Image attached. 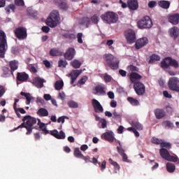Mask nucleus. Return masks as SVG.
<instances>
[{
  "instance_id": "obj_8",
  "label": "nucleus",
  "mask_w": 179,
  "mask_h": 179,
  "mask_svg": "<svg viewBox=\"0 0 179 179\" xmlns=\"http://www.w3.org/2000/svg\"><path fill=\"white\" fill-rule=\"evenodd\" d=\"M14 34L17 40H26L27 38V29L24 27H18L14 30Z\"/></svg>"
},
{
  "instance_id": "obj_47",
  "label": "nucleus",
  "mask_w": 179,
  "mask_h": 179,
  "mask_svg": "<svg viewBox=\"0 0 179 179\" xmlns=\"http://www.w3.org/2000/svg\"><path fill=\"white\" fill-rule=\"evenodd\" d=\"M118 144L120 145V147L117 146V150L119 153V155H120V156H122L124 154H125V151L124 150V149L122 148V147H121V142H118Z\"/></svg>"
},
{
  "instance_id": "obj_26",
  "label": "nucleus",
  "mask_w": 179,
  "mask_h": 179,
  "mask_svg": "<svg viewBox=\"0 0 179 179\" xmlns=\"http://www.w3.org/2000/svg\"><path fill=\"white\" fill-rule=\"evenodd\" d=\"M50 55L51 57H60L62 55V52L58 50V48H53L50 50Z\"/></svg>"
},
{
  "instance_id": "obj_38",
  "label": "nucleus",
  "mask_w": 179,
  "mask_h": 179,
  "mask_svg": "<svg viewBox=\"0 0 179 179\" xmlns=\"http://www.w3.org/2000/svg\"><path fill=\"white\" fill-rule=\"evenodd\" d=\"M64 87V81L57 80L55 83V89L56 90H61Z\"/></svg>"
},
{
  "instance_id": "obj_51",
  "label": "nucleus",
  "mask_w": 179,
  "mask_h": 179,
  "mask_svg": "<svg viewBox=\"0 0 179 179\" xmlns=\"http://www.w3.org/2000/svg\"><path fill=\"white\" fill-rule=\"evenodd\" d=\"M14 3L16 6H24V1L23 0H15Z\"/></svg>"
},
{
  "instance_id": "obj_20",
  "label": "nucleus",
  "mask_w": 179,
  "mask_h": 179,
  "mask_svg": "<svg viewBox=\"0 0 179 179\" xmlns=\"http://www.w3.org/2000/svg\"><path fill=\"white\" fill-rule=\"evenodd\" d=\"M92 103L95 113H103L104 109L99 101L92 99Z\"/></svg>"
},
{
  "instance_id": "obj_58",
  "label": "nucleus",
  "mask_w": 179,
  "mask_h": 179,
  "mask_svg": "<svg viewBox=\"0 0 179 179\" xmlns=\"http://www.w3.org/2000/svg\"><path fill=\"white\" fill-rule=\"evenodd\" d=\"M85 162V163H91L92 161L90 160V156H83V158H81Z\"/></svg>"
},
{
  "instance_id": "obj_1",
  "label": "nucleus",
  "mask_w": 179,
  "mask_h": 179,
  "mask_svg": "<svg viewBox=\"0 0 179 179\" xmlns=\"http://www.w3.org/2000/svg\"><path fill=\"white\" fill-rule=\"evenodd\" d=\"M22 123L15 128L13 130H11V132L13 131H17V129H20L22 128H26L27 132L26 135H31V132H33V125H36L37 124V119L36 117H33L31 115H26L22 118Z\"/></svg>"
},
{
  "instance_id": "obj_55",
  "label": "nucleus",
  "mask_w": 179,
  "mask_h": 179,
  "mask_svg": "<svg viewBox=\"0 0 179 179\" xmlns=\"http://www.w3.org/2000/svg\"><path fill=\"white\" fill-rule=\"evenodd\" d=\"M11 52L12 54H14V55L19 54V48H17V46L13 47L11 48Z\"/></svg>"
},
{
  "instance_id": "obj_33",
  "label": "nucleus",
  "mask_w": 179,
  "mask_h": 179,
  "mask_svg": "<svg viewBox=\"0 0 179 179\" xmlns=\"http://www.w3.org/2000/svg\"><path fill=\"white\" fill-rule=\"evenodd\" d=\"M73 155L77 159H82L83 157V154H82V151H80V149L79 148H76L74 149Z\"/></svg>"
},
{
  "instance_id": "obj_64",
  "label": "nucleus",
  "mask_w": 179,
  "mask_h": 179,
  "mask_svg": "<svg viewBox=\"0 0 179 179\" xmlns=\"http://www.w3.org/2000/svg\"><path fill=\"white\" fill-rule=\"evenodd\" d=\"M108 96L109 99H111L112 100L115 99V96L114 95V92L110 91L108 92Z\"/></svg>"
},
{
  "instance_id": "obj_50",
  "label": "nucleus",
  "mask_w": 179,
  "mask_h": 179,
  "mask_svg": "<svg viewBox=\"0 0 179 179\" xmlns=\"http://www.w3.org/2000/svg\"><path fill=\"white\" fill-rule=\"evenodd\" d=\"M113 79V78L111 77V76L106 73L103 76V80H105L106 83H108L110 82H111V80Z\"/></svg>"
},
{
  "instance_id": "obj_63",
  "label": "nucleus",
  "mask_w": 179,
  "mask_h": 179,
  "mask_svg": "<svg viewBox=\"0 0 179 179\" xmlns=\"http://www.w3.org/2000/svg\"><path fill=\"white\" fill-rule=\"evenodd\" d=\"M60 8L61 9L66 10L68 9V4H66V3L63 2L60 4Z\"/></svg>"
},
{
  "instance_id": "obj_19",
  "label": "nucleus",
  "mask_w": 179,
  "mask_h": 179,
  "mask_svg": "<svg viewBox=\"0 0 179 179\" xmlns=\"http://www.w3.org/2000/svg\"><path fill=\"white\" fill-rule=\"evenodd\" d=\"M102 138L105 139V141H108V142H110V143H113L114 142V133L111 131H106L102 134Z\"/></svg>"
},
{
  "instance_id": "obj_43",
  "label": "nucleus",
  "mask_w": 179,
  "mask_h": 179,
  "mask_svg": "<svg viewBox=\"0 0 179 179\" xmlns=\"http://www.w3.org/2000/svg\"><path fill=\"white\" fill-rule=\"evenodd\" d=\"M98 125H101L99 128H103V129H106L107 127V120H106V119H101Z\"/></svg>"
},
{
  "instance_id": "obj_28",
  "label": "nucleus",
  "mask_w": 179,
  "mask_h": 179,
  "mask_svg": "<svg viewBox=\"0 0 179 179\" xmlns=\"http://www.w3.org/2000/svg\"><path fill=\"white\" fill-rule=\"evenodd\" d=\"M106 88L101 85H98L95 87V92L94 94H106Z\"/></svg>"
},
{
  "instance_id": "obj_29",
  "label": "nucleus",
  "mask_w": 179,
  "mask_h": 179,
  "mask_svg": "<svg viewBox=\"0 0 179 179\" xmlns=\"http://www.w3.org/2000/svg\"><path fill=\"white\" fill-rule=\"evenodd\" d=\"M159 6L163 9H169L170 8V1H160L158 3Z\"/></svg>"
},
{
  "instance_id": "obj_22",
  "label": "nucleus",
  "mask_w": 179,
  "mask_h": 179,
  "mask_svg": "<svg viewBox=\"0 0 179 179\" xmlns=\"http://www.w3.org/2000/svg\"><path fill=\"white\" fill-rule=\"evenodd\" d=\"M127 6L131 10H136L139 6L138 0H128Z\"/></svg>"
},
{
  "instance_id": "obj_16",
  "label": "nucleus",
  "mask_w": 179,
  "mask_h": 179,
  "mask_svg": "<svg viewBox=\"0 0 179 179\" xmlns=\"http://www.w3.org/2000/svg\"><path fill=\"white\" fill-rule=\"evenodd\" d=\"M45 82V80L40 77H36L32 80L33 85L38 89H41V87H43Z\"/></svg>"
},
{
  "instance_id": "obj_34",
  "label": "nucleus",
  "mask_w": 179,
  "mask_h": 179,
  "mask_svg": "<svg viewBox=\"0 0 179 179\" xmlns=\"http://www.w3.org/2000/svg\"><path fill=\"white\" fill-rule=\"evenodd\" d=\"M156 61H160V56L156 54H152L150 57L149 64H153V62H156Z\"/></svg>"
},
{
  "instance_id": "obj_13",
  "label": "nucleus",
  "mask_w": 179,
  "mask_h": 179,
  "mask_svg": "<svg viewBox=\"0 0 179 179\" xmlns=\"http://www.w3.org/2000/svg\"><path fill=\"white\" fill-rule=\"evenodd\" d=\"M124 36L129 44H133V43H135V41H136V35L135 34V31L132 29L125 31Z\"/></svg>"
},
{
  "instance_id": "obj_59",
  "label": "nucleus",
  "mask_w": 179,
  "mask_h": 179,
  "mask_svg": "<svg viewBox=\"0 0 179 179\" xmlns=\"http://www.w3.org/2000/svg\"><path fill=\"white\" fill-rule=\"evenodd\" d=\"M65 118L68 119L69 117H66V116H62V117H59L57 119V122H62V124H64V122H65Z\"/></svg>"
},
{
  "instance_id": "obj_35",
  "label": "nucleus",
  "mask_w": 179,
  "mask_h": 179,
  "mask_svg": "<svg viewBox=\"0 0 179 179\" xmlns=\"http://www.w3.org/2000/svg\"><path fill=\"white\" fill-rule=\"evenodd\" d=\"M92 22L90 17H84L82 19L81 24H83L84 26H86V27H89L90 25V23Z\"/></svg>"
},
{
  "instance_id": "obj_24",
  "label": "nucleus",
  "mask_w": 179,
  "mask_h": 179,
  "mask_svg": "<svg viewBox=\"0 0 179 179\" xmlns=\"http://www.w3.org/2000/svg\"><path fill=\"white\" fill-rule=\"evenodd\" d=\"M169 34L171 37H172V38H174V40H176V38H177L179 35L178 27H174L169 29Z\"/></svg>"
},
{
  "instance_id": "obj_27",
  "label": "nucleus",
  "mask_w": 179,
  "mask_h": 179,
  "mask_svg": "<svg viewBox=\"0 0 179 179\" xmlns=\"http://www.w3.org/2000/svg\"><path fill=\"white\" fill-rule=\"evenodd\" d=\"M39 117H48V110L44 108H41L36 112Z\"/></svg>"
},
{
  "instance_id": "obj_5",
  "label": "nucleus",
  "mask_w": 179,
  "mask_h": 179,
  "mask_svg": "<svg viewBox=\"0 0 179 179\" xmlns=\"http://www.w3.org/2000/svg\"><path fill=\"white\" fill-rule=\"evenodd\" d=\"M101 17L104 23H107L108 24H113V23L118 22V15L111 11L102 15Z\"/></svg>"
},
{
  "instance_id": "obj_6",
  "label": "nucleus",
  "mask_w": 179,
  "mask_h": 179,
  "mask_svg": "<svg viewBox=\"0 0 179 179\" xmlns=\"http://www.w3.org/2000/svg\"><path fill=\"white\" fill-rule=\"evenodd\" d=\"M170 66H173V68H178V62L176 59L171 57H166L161 62V67L163 69H169Z\"/></svg>"
},
{
  "instance_id": "obj_37",
  "label": "nucleus",
  "mask_w": 179,
  "mask_h": 179,
  "mask_svg": "<svg viewBox=\"0 0 179 179\" xmlns=\"http://www.w3.org/2000/svg\"><path fill=\"white\" fill-rule=\"evenodd\" d=\"M131 125H132V127H134V128H136L138 129V131H142L143 129V126L138 122L132 121Z\"/></svg>"
},
{
  "instance_id": "obj_4",
  "label": "nucleus",
  "mask_w": 179,
  "mask_h": 179,
  "mask_svg": "<svg viewBox=\"0 0 179 179\" xmlns=\"http://www.w3.org/2000/svg\"><path fill=\"white\" fill-rule=\"evenodd\" d=\"M59 21V13L57 10H53L49 17L46 20V24L49 27H57Z\"/></svg>"
},
{
  "instance_id": "obj_21",
  "label": "nucleus",
  "mask_w": 179,
  "mask_h": 179,
  "mask_svg": "<svg viewBox=\"0 0 179 179\" xmlns=\"http://www.w3.org/2000/svg\"><path fill=\"white\" fill-rule=\"evenodd\" d=\"M129 79L131 82V83H136L138 80H141L142 79V76H141L139 73L136 72H132L129 75Z\"/></svg>"
},
{
  "instance_id": "obj_9",
  "label": "nucleus",
  "mask_w": 179,
  "mask_h": 179,
  "mask_svg": "<svg viewBox=\"0 0 179 179\" xmlns=\"http://www.w3.org/2000/svg\"><path fill=\"white\" fill-rule=\"evenodd\" d=\"M42 131L44 135L50 134V135H52V136H54V138H56V139H65L66 138L65 132H64V131H60L59 132H58V130L54 129L50 131L47 130L46 127H44Z\"/></svg>"
},
{
  "instance_id": "obj_54",
  "label": "nucleus",
  "mask_w": 179,
  "mask_h": 179,
  "mask_svg": "<svg viewBox=\"0 0 179 179\" xmlns=\"http://www.w3.org/2000/svg\"><path fill=\"white\" fill-rule=\"evenodd\" d=\"M107 166V162L106 160H103L101 164H100L99 166L101 168V170L102 171H104L106 170V167Z\"/></svg>"
},
{
  "instance_id": "obj_42",
  "label": "nucleus",
  "mask_w": 179,
  "mask_h": 179,
  "mask_svg": "<svg viewBox=\"0 0 179 179\" xmlns=\"http://www.w3.org/2000/svg\"><path fill=\"white\" fill-rule=\"evenodd\" d=\"M87 82V76H84L78 81L77 86L81 87L82 85H85Z\"/></svg>"
},
{
  "instance_id": "obj_17",
  "label": "nucleus",
  "mask_w": 179,
  "mask_h": 179,
  "mask_svg": "<svg viewBox=\"0 0 179 179\" xmlns=\"http://www.w3.org/2000/svg\"><path fill=\"white\" fill-rule=\"evenodd\" d=\"M80 75V71L79 70H73L70 73L67 74L66 76L71 78V85L75 83V80L78 79V77Z\"/></svg>"
},
{
  "instance_id": "obj_10",
  "label": "nucleus",
  "mask_w": 179,
  "mask_h": 179,
  "mask_svg": "<svg viewBox=\"0 0 179 179\" xmlns=\"http://www.w3.org/2000/svg\"><path fill=\"white\" fill-rule=\"evenodd\" d=\"M139 29H150L153 26L152 19L149 16H145L138 22Z\"/></svg>"
},
{
  "instance_id": "obj_44",
  "label": "nucleus",
  "mask_w": 179,
  "mask_h": 179,
  "mask_svg": "<svg viewBox=\"0 0 179 179\" xmlns=\"http://www.w3.org/2000/svg\"><path fill=\"white\" fill-rule=\"evenodd\" d=\"M66 65H68L66 60L60 59L58 62L59 68H66Z\"/></svg>"
},
{
  "instance_id": "obj_40",
  "label": "nucleus",
  "mask_w": 179,
  "mask_h": 179,
  "mask_svg": "<svg viewBox=\"0 0 179 179\" xmlns=\"http://www.w3.org/2000/svg\"><path fill=\"white\" fill-rule=\"evenodd\" d=\"M67 104L70 108H78L79 107V104L75 101H69Z\"/></svg>"
},
{
  "instance_id": "obj_36",
  "label": "nucleus",
  "mask_w": 179,
  "mask_h": 179,
  "mask_svg": "<svg viewBox=\"0 0 179 179\" xmlns=\"http://www.w3.org/2000/svg\"><path fill=\"white\" fill-rule=\"evenodd\" d=\"M21 96H24L27 99V104H30L31 102V95L29 93H26L24 92H20Z\"/></svg>"
},
{
  "instance_id": "obj_30",
  "label": "nucleus",
  "mask_w": 179,
  "mask_h": 179,
  "mask_svg": "<svg viewBox=\"0 0 179 179\" xmlns=\"http://www.w3.org/2000/svg\"><path fill=\"white\" fill-rule=\"evenodd\" d=\"M155 114L157 120H160L161 118H163L164 115H166V113L162 109H156L155 111Z\"/></svg>"
},
{
  "instance_id": "obj_15",
  "label": "nucleus",
  "mask_w": 179,
  "mask_h": 179,
  "mask_svg": "<svg viewBox=\"0 0 179 179\" xmlns=\"http://www.w3.org/2000/svg\"><path fill=\"white\" fill-rule=\"evenodd\" d=\"M76 52L75 48H69L64 53V57L67 61H71V59H73Z\"/></svg>"
},
{
  "instance_id": "obj_31",
  "label": "nucleus",
  "mask_w": 179,
  "mask_h": 179,
  "mask_svg": "<svg viewBox=\"0 0 179 179\" xmlns=\"http://www.w3.org/2000/svg\"><path fill=\"white\" fill-rule=\"evenodd\" d=\"M166 170L168 173H174L176 171V165L173 163H166Z\"/></svg>"
},
{
  "instance_id": "obj_12",
  "label": "nucleus",
  "mask_w": 179,
  "mask_h": 179,
  "mask_svg": "<svg viewBox=\"0 0 179 179\" xmlns=\"http://www.w3.org/2000/svg\"><path fill=\"white\" fill-rule=\"evenodd\" d=\"M134 89L138 96H143L146 93V87L140 81L134 83Z\"/></svg>"
},
{
  "instance_id": "obj_11",
  "label": "nucleus",
  "mask_w": 179,
  "mask_h": 179,
  "mask_svg": "<svg viewBox=\"0 0 179 179\" xmlns=\"http://www.w3.org/2000/svg\"><path fill=\"white\" fill-rule=\"evenodd\" d=\"M168 87L170 90L173 92H179V80L176 77L169 78L168 82Z\"/></svg>"
},
{
  "instance_id": "obj_46",
  "label": "nucleus",
  "mask_w": 179,
  "mask_h": 179,
  "mask_svg": "<svg viewBox=\"0 0 179 179\" xmlns=\"http://www.w3.org/2000/svg\"><path fill=\"white\" fill-rule=\"evenodd\" d=\"M151 142H152V143H155V145H160V146H161L162 143L163 142V140H160L156 137H153L151 139Z\"/></svg>"
},
{
  "instance_id": "obj_57",
  "label": "nucleus",
  "mask_w": 179,
  "mask_h": 179,
  "mask_svg": "<svg viewBox=\"0 0 179 179\" xmlns=\"http://www.w3.org/2000/svg\"><path fill=\"white\" fill-rule=\"evenodd\" d=\"M38 125L39 126L40 129H44V128H45V124L41 122L40 119H38Z\"/></svg>"
},
{
  "instance_id": "obj_23",
  "label": "nucleus",
  "mask_w": 179,
  "mask_h": 179,
  "mask_svg": "<svg viewBox=\"0 0 179 179\" xmlns=\"http://www.w3.org/2000/svg\"><path fill=\"white\" fill-rule=\"evenodd\" d=\"M27 79H29V74L24 72L17 73V80L19 82H27Z\"/></svg>"
},
{
  "instance_id": "obj_41",
  "label": "nucleus",
  "mask_w": 179,
  "mask_h": 179,
  "mask_svg": "<svg viewBox=\"0 0 179 179\" xmlns=\"http://www.w3.org/2000/svg\"><path fill=\"white\" fill-rule=\"evenodd\" d=\"M108 162L110 163V164H112V166H113V167H115V170H120V164H118V163L114 160H113V159L110 158L108 159Z\"/></svg>"
},
{
  "instance_id": "obj_62",
  "label": "nucleus",
  "mask_w": 179,
  "mask_h": 179,
  "mask_svg": "<svg viewBox=\"0 0 179 179\" xmlns=\"http://www.w3.org/2000/svg\"><path fill=\"white\" fill-rule=\"evenodd\" d=\"M122 156V160L124 161V162H129V160L128 159V155H127V154H123L122 155H121Z\"/></svg>"
},
{
  "instance_id": "obj_52",
  "label": "nucleus",
  "mask_w": 179,
  "mask_h": 179,
  "mask_svg": "<svg viewBox=\"0 0 179 179\" xmlns=\"http://www.w3.org/2000/svg\"><path fill=\"white\" fill-rule=\"evenodd\" d=\"M5 93H6V89L3 85H0V99L5 94Z\"/></svg>"
},
{
  "instance_id": "obj_56",
  "label": "nucleus",
  "mask_w": 179,
  "mask_h": 179,
  "mask_svg": "<svg viewBox=\"0 0 179 179\" xmlns=\"http://www.w3.org/2000/svg\"><path fill=\"white\" fill-rule=\"evenodd\" d=\"M83 36V34L82 33H78L77 34L78 43H79L80 44H82L83 43V40H82Z\"/></svg>"
},
{
  "instance_id": "obj_49",
  "label": "nucleus",
  "mask_w": 179,
  "mask_h": 179,
  "mask_svg": "<svg viewBox=\"0 0 179 179\" xmlns=\"http://www.w3.org/2000/svg\"><path fill=\"white\" fill-rule=\"evenodd\" d=\"M91 22L92 23H94V24H97V23H99V16H97L96 15H94L91 18Z\"/></svg>"
},
{
  "instance_id": "obj_2",
  "label": "nucleus",
  "mask_w": 179,
  "mask_h": 179,
  "mask_svg": "<svg viewBox=\"0 0 179 179\" xmlns=\"http://www.w3.org/2000/svg\"><path fill=\"white\" fill-rule=\"evenodd\" d=\"M104 60V65L108 66L110 69L116 70L118 69L120 65V60L114 55L106 53L103 56Z\"/></svg>"
},
{
  "instance_id": "obj_14",
  "label": "nucleus",
  "mask_w": 179,
  "mask_h": 179,
  "mask_svg": "<svg viewBox=\"0 0 179 179\" xmlns=\"http://www.w3.org/2000/svg\"><path fill=\"white\" fill-rule=\"evenodd\" d=\"M149 40H148V38L143 37L140 39H138L136 41L135 47L136 50H141L143 47H145L147 44H148Z\"/></svg>"
},
{
  "instance_id": "obj_48",
  "label": "nucleus",
  "mask_w": 179,
  "mask_h": 179,
  "mask_svg": "<svg viewBox=\"0 0 179 179\" xmlns=\"http://www.w3.org/2000/svg\"><path fill=\"white\" fill-rule=\"evenodd\" d=\"M164 125L166 128H168V129H173V128L174 127V124L170 121L164 122Z\"/></svg>"
},
{
  "instance_id": "obj_25",
  "label": "nucleus",
  "mask_w": 179,
  "mask_h": 179,
  "mask_svg": "<svg viewBox=\"0 0 179 179\" xmlns=\"http://www.w3.org/2000/svg\"><path fill=\"white\" fill-rule=\"evenodd\" d=\"M10 68V72H12V75H13V72L19 68V62L16 60L10 61L9 62Z\"/></svg>"
},
{
  "instance_id": "obj_60",
  "label": "nucleus",
  "mask_w": 179,
  "mask_h": 179,
  "mask_svg": "<svg viewBox=\"0 0 179 179\" xmlns=\"http://www.w3.org/2000/svg\"><path fill=\"white\" fill-rule=\"evenodd\" d=\"M41 30L43 31V33H48L50 31V27L48 26H43L42 27Z\"/></svg>"
},
{
  "instance_id": "obj_61",
  "label": "nucleus",
  "mask_w": 179,
  "mask_h": 179,
  "mask_svg": "<svg viewBox=\"0 0 179 179\" xmlns=\"http://www.w3.org/2000/svg\"><path fill=\"white\" fill-rule=\"evenodd\" d=\"M156 5H157V3L155 1H151L148 3L149 8H155Z\"/></svg>"
},
{
  "instance_id": "obj_32",
  "label": "nucleus",
  "mask_w": 179,
  "mask_h": 179,
  "mask_svg": "<svg viewBox=\"0 0 179 179\" xmlns=\"http://www.w3.org/2000/svg\"><path fill=\"white\" fill-rule=\"evenodd\" d=\"M71 65L75 69H79L82 66V62L78 59H74L71 62Z\"/></svg>"
},
{
  "instance_id": "obj_18",
  "label": "nucleus",
  "mask_w": 179,
  "mask_h": 179,
  "mask_svg": "<svg viewBox=\"0 0 179 179\" xmlns=\"http://www.w3.org/2000/svg\"><path fill=\"white\" fill-rule=\"evenodd\" d=\"M168 22L171 23V24H178L179 23V14L175 13L173 15H169L167 16Z\"/></svg>"
},
{
  "instance_id": "obj_3",
  "label": "nucleus",
  "mask_w": 179,
  "mask_h": 179,
  "mask_svg": "<svg viewBox=\"0 0 179 179\" xmlns=\"http://www.w3.org/2000/svg\"><path fill=\"white\" fill-rule=\"evenodd\" d=\"M8 51V41L6 40V34L0 30V58H5V54Z\"/></svg>"
},
{
  "instance_id": "obj_7",
  "label": "nucleus",
  "mask_w": 179,
  "mask_h": 179,
  "mask_svg": "<svg viewBox=\"0 0 179 179\" xmlns=\"http://www.w3.org/2000/svg\"><path fill=\"white\" fill-rule=\"evenodd\" d=\"M159 155L162 159H164V160H167L168 162H173V163L178 162V157H177V155H171L169 150L166 148H161L159 150Z\"/></svg>"
},
{
  "instance_id": "obj_45",
  "label": "nucleus",
  "mask_w": 179,
  "mask_h": 179,
  "mask_svg": "<svg viewBox=\"0 0 179 179\" xmlns=\"http://www.w3.org/2000/svg\"><path fill=\"white\" fill-rule=\"evenodd\" d=\"M160 148H162V149H164V148H165V149H171V143L162 141Z\"/></svg>"
},
{
  "instance_id": "obj_39",
  "label": "nucleus",
  "mask_w": 179,
  "mask_h": 179,
  "mask_svg": "<svg viewBox=\"0 0 179 179\" xmlns=\"http://www.w3.org/2000/svg\"><path fill=\"white\" fill-rule=\"evenodd\" d=\"M127 100L129 103L131 104V106H139V101L137 99L132 98V97H128Z\"/></svg>"
},
{
  "instance_id": "obj_53",
  "label": "nucleus",
  "mask_w": 179,
  "mask_h": 179,
  "mask_svg": "<svg viewBox=\"0 0 179 179\" xmlns=\"http://www.w3.org/2000/svg\"><path fill=\"white\" fill-rule=\"evenodd\" d=\"M127 69H129V71H130L131 72H138V67L135 66L134 65H130L127 67Z\"/></svg>"
}]
</instances>
